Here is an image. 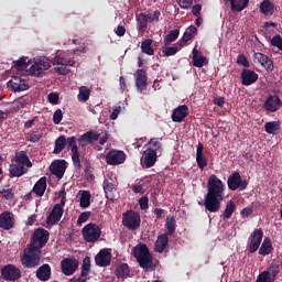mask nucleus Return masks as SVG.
Wrapping results in <instances>:
<instances>
[{
  "label": "nucleus",
  "instance_id": "nucleus-1",
  "mask_svg": "<svg viewBox=\"0 0 282 282\" xmlns=\"http://www.w3.org/2000/svg\"><path fill=\"white\" fill-rule=\"evenodd\" d=\"M224 197H226V185L217 175L212 174L207 181V194L204 199L205 210L219 213Z\"/></svg>",
  "mask_w": 282,
  "mask_h": 282
},
{
  "label": "nucleus",
  "instance_id": "nucleus-2",
  "mask_svg": "<svg viewBox=\"0 0 282 282\" xmlns=\"http://www.w3.org/2000/svg\"><path fill=\"white\" fill-rule=\"evenodd\" d=\"M132 254L142 270L145 272L153 270V256H151V251H149V247L145 243H139L133 247Z\"/></svg>",
  "mask_w": 282,
  "mask_h": 282
},
{
  "label": "nucleus",
  "instance_id": "nucleus-3",
  "mask_svg": "<svg viewBox=\"0 0 282 282\" xmlns=\"http://www.w3.org/2000/svg\"><path fill=\"white\" fill-rule=\"evenodd\" d=\"M58 197L61 202L53 206V209L51 210L50 215L46 217L47 226H56L58 225L61 219H63V215L65 213V204H67V192H65V188L59 191Z\"/></svg>",
  "mask_w": 282,
  "mask_h": 282
},
{
  "label": "nucleus",
  "instance_id": "nucleus-4",
  "mask_svg": "<svg viewBox=\"0 0 282 282\" xmlns=\"http://www.w3.org/2000/svg\"><path fill=\"white\" fill-rule=\"evenodd\" d=\"M21 263L23 268L34 269L41 265V251L32 247H26L23 252Z\"/></svg>",
  "mask_w": 282,
  "mask_h": 282
},
{
  "label": "nucleus",
  "instance_id": "nucleus-5",
  "mask_svg": "<svg viewBox=\"0 0 282 282\" xmlns=\"http://www.w3.org/2000/svg\"><path fill=\"white\" fill-rule=\"evenodd\" d=\"M47 241H50V232L44 228H37L34 230L28 247L41 251L42 248H45Z\"/></svg>",
  "mask_w": 282,
  "mask_h": 282
},
{
  "label": "nucleus",
  "instance_id": "nucleus-6",
  "mask_svg": "<svg viewBox=\"0 0 282 282\" xmlns=\"http://www.w3.org/2000/svg\"><path fill=\"white\" fill-rule=\"evenodd\" d=\"M122 226L127 228V230L135 231L140 228V224H142V218H140V214L133 209L127 210L122 214Z\"/></svg>",
  "mask_w": 282,
  "mask_h": 282
},
{
  "label": "nucleus",
  "instance_id": "nucleus-7",
  "mask_svg": "<svg viewBox=\"0 0 282 282\" xmlns=\"http://www.w3.org/2000/svg\"><path fill=\"white\" fill-rule=\"evenodd\" d=\"M66 144H68V149L70 150L72 161L73 165L76 169V171L83 170V164L80 163V160H83V154H80V151H78V144L76 142V137H69L66 139Z\"/></svg>",
  "mask_w": 282,
  "mask_h": 282
},
{
  "label": "nucleus",
  "instance_id": "nucleus-8",
  "mask_svg": "<svg viewBox=\"0 0 282 282\" xmlns=\"http://www.w3.org/2000/svg\"><path fill=\"white\" fill-rule=\"evenodd\" d=\"M82 234L84 237V241H87V243H96V241L100 239L102 230L98 225L90 223L83 228Z\"/></svg>",
  "mask_w": 282,
  "mask_h": 282
},
{
  "label": "nucleus",
  "instance_id": "nucleus-9",
  "mask_svg": "<svg viewBox=\"0 0 282 282\" xmlns=\"http://www.w3.org/2000/svg\"><path fill=\"white\" fill-rule=\"evenodd\" d=\"M227 186L229 191H246L248 188V181L241 180L239 172H234L227 180Z\"/></svg>",
  "mask_w": 282,
  "mask_h": 282
},
{
  "label": "nucleus",
  "instance_id": "nucleus-10",
  "mask_svg": "<svg viewBox=\"0 0 282 282\" xmlns=\"http://www.w3.org/2000/svg\"><path fill=\"white\" fill-rule=\"evenodd\" d=\"M261 241H263V230L256 229L249 237L248 242V252L250 254H254L257 250H259V246H261Z\"/></svg>",
  "mask_w": 282,
  "mask_h": 282
},
{
  "label": "nucleus",
  "instance_id": "nucleus-11",
  "mask_svg": "<svg viewBox=\"0 0 282 282\" xmlns=\"http://www.w3.org/2000/svg\"><path fill=\"white\" fill-rule=\"evenodd\" d=\"M126 160H127V154H124V152L120 150H110L106 154V162L110 166H118V164H124Z\"/></svg>",
  "mask_w": 282,
  "mask_h": 282
},
{
  "label": "nucleus",
  "instance_id": "nucleus-12",
  "mask_svg": "<svg viewBox=\"0 0 282 282\" xmlns=\"http://www.w3.org/2000/svg\"><path fill=\"white\" fill-rule=\"evenodd\" d=\"M1 275L4 281H19L21 279V269L14 264H7L1 269Z\"/></svg>",
  "mask_w": 282,
  "mask_h": 282
},
{
  "label": "nucleus",
  "instance_id": "nucleus-13",
  "mask_svg": "<svg viewBox=\"0 0 282 282\" xmlns=\"http://www.w3.org/2000/svg\"><path fill=\"white\" fill-rule=\"evenodd\" d=\"M79 262L74 258H64L61 261V270L65 276H72L78 270Z\"/></svg>",
  "mask_w": 282,
  "mask_h": 282
},
{
  "label": "nucleus",
  "instance_id": "nucleus-14",
  "mask_svg": "<svg viewBox=\"0 0 282 282\" xmlns=\"http://www.w3.org/2000/svg\"><path fill=\"white\" fill-rule=\"evenodd\" d=\"M134 77L137 90L139 91V94H142V91L147 90V87L149 85V77L147 76V70L141 68L137 69Z\"/></svg>",
  "mask_w": 282,
  "mask_h": 282
},
{
  "label": "nucleus",
  "instance_id": "nucleus-15",
  "mask_svg": "<svg viewBox=\"0 0 282 282\" xmlns=\"http://www.w3.org/2000/svg\"><path fill=\"white\" fill-rule=\"evenodd\" d=\"M240 78L241 85L245 87H250V85H254V83L259 80V74L252 69L243 68L240 74Z\"/></svg>",
  "mask_w": 282,
  "mask_h": 282
},
{
  "label": "nucleus",
  "instance_id": "nucleus-16",
  "mask_svg": "<svg viewBox=\"0 0 282 282\" xmlns=\"http://www.w3.org/2000/svg\"><path fill=\"white\" fill-rule=\"evenodd\" d=\"M262 107L263 109H265V111L274 113L276 112L278 109H280V107H282L281 98H279V96L276 95H269V97L263 102Z\"/></svg>",
  "mask_w": 282,
  "mask_h": 282
},
{
  "label": "nucleus",
  "instance_id": "nucleus-17",
  "mask_svg": "<svg viewBox=\"0 0 282 282\" xmlns=\"http://www.w3.org/2000/svg\"><path fill=\"white\" fill-rule=\"evenodd\" d=\"M95 262L99 268L111 265V252H109V249H101L95 257Z\"/></svg>",
  "mask_w": 282,
  "mask_h": 282
},
{
  "label": "nucleus",
  "instance_id": "nucleus-18",
  "mask_svg": "<svg viewBox=\"0 0 282 282\" xmlns=\"http://www.w3.org/2000/svg\"><path fill=\"white\" fill-rule=\"evenodd\" d=\"M98 140H100V133L90 130L79 137L78 144L79 147L85 148L87 144L98 142Z\"/></svg>",
  "mask_w": 282,
  "mask_h": 282
},
{
  "label": "nucleus",
  "instance_id": "nucleus-19",
  "mask_svg": "<svg viewBox=\"0 0 282 282\" xmlns=\"http://www.w3.org/2000/svg\"><path fill=\"white\" fill-rule=\"evenodd\" d=\"M8 87L12 89V91H25L28 89V82L20 76H13L8 82Z\"/></svg>",
  "mask_w": 282,
  "mask_h": 282
},
{
  "label": "nucleus",
  "instance_id": "nucleus-20",
  "mask_svg": "<svg viewBox=\"0 0 282 282\" xmlns=\"http://www.w3.org/2000/svg\"><path fill=\"white\" fill-rule=\"evenodd\" d=\"M0 228L3 230H12V228H14V214L3 212L0 215Z\"/></svg>",
  "mask_w": 282,
  "mask_h": 282
},
{
  "label": "nucleus",
  "instance_id": "nucleus-21",
  "mask_svg": "<svg viewBox=\"0 0 282 282\" xmlns=\"http://www.w3.org/2000/svg\"><path fill=\"white\" fill-rule=\"evenodd\" d=\"M253 61L254 63H260V65L265 67L268 72H272V69H274V63L270 57H268V55L263 53H254Z\"/></svg>",
  "mask_w": 282,
  "mask_h": 282
},
{
  "label": "nucleus",
  "instance_id": "nucleus-22",
  "mask_svg": "<svg viewBox=\"0 0 282 282\" xmlns=\"http://www.w3.org/2000/svg\"><path fill=\"white\" fill-rule=\"evenodd\" d=\"M51 67L50 63L45 59H40L37 63L33 64L29 72L31 76H41L43 72H47V69Z\"/></svg>",
  "mask_w": 282,
  "mask_h": 282
},
{
  "label": "nucleus",
  "instance_id": "nucleus-23",
  "mask_svg": "<svg viewBox=\"0 0 282 282\" xmlns=\"http://www.w3.org/2000/svg\"><path fill=\"white\" fill-rule=\"evenodd\" d=\"M65 171H67V165H65V160H58L51 164V173L57 177V180H63L65 175Z\"/></svg>",
  "mask_w": 282,
  "mask_h": 282
},
{
  "label": "nucleus",
  "instance_id": "nucleus-24",
  "mask_svg": "<svg viewBox=\"0 0 282 282\" xmlns=\"http://www.w3.org/2000/svg\"><path fill=\"white\" fill-rule=\"evenodd\" d=\"M104 191L106 195V199H109V202H113L118 195V188L116 187V184L109 180L104 181Z\"/></svg>",
  "mask_w": 282,
  "mask_h": 282
},
{
  "label": "nucleus",
  "instance_id": "nucleus-25",
  "mask_svg": "<svg viewBox=\"0 0 282 282\" xmlns=\"http://www.w3.org/2000/svg\"><path fill=\"white\" fill-rule=\"evenodd\" d=\"M196 163L200 171H204L208 166V159L204 155V144L198 143L196 148Z\"/></svg>",
  "mask_w": 282,
  "mask_h": 282
},
{
  "label": "nucleus",
  "instance_id": "nucleus-26",
  "mask_svg": "<svg viewBox=\"0 0 282 282\" xmlns=\"http://www.w3.org/2000/svg\"><path fill=\"white\" fill-rule=\"evenodd\" d=\"M36 279H39V281H50V279H52V267H50V264L45 263L43 265H41L37 270H36Z\"/></svg>",
  "mask_w": 282,
  "mask_h": 282
},
{
  "label": "nucleus",
  "instance_id": "nucleus-27",
  "mask_svg": "<svg viewBox=\"0 0 282 282\" xmlns=\"http://www.w3.org/2000/svg\"><path fill=\"white\" fill-rule=\"evenodd\" d=\"M45 191H47V177L42 176L33 186L32 193L36 195V197H43L45 195Z\"/></svg>",
  "mask_w": 282,
  "mask_h": 282
},
{
  "label": "nucleus",
  "instance_id": "nucleus-28",
  "mask_svg": "<svg viewBox=\"0 0 282 282\" xmlns=\"http://www.w3.org/2000/svg\"><path fill=\"white\" fill-rule=\"evenodd\" d=\"M188 116V106L182 105L174 109L172 113L173 122H183V120Z\"/></svg>",
  "mask_w": 282,
  "mask_h": 282
},
{
  "label": "nucleus",
  "instance_id": "nucleus-29",
  "mask_svg": "<svg viewBox=\"0 0 282 282\" xmlns=\"http://www.w3.org/2000/svg\"><path fill=\"white\" fill-rule=\"evenodd\" d=\"M166 246H169V234H161L155 241L154 250L162 254L166 250Z\"/></svg>",
  "mask_w": 282,
  "mask_h": 282
},
{
  "label": "nucleus",
  "instance_id": "nucleus-30",
  "mask_svg": "<svg viewBox=\"0 0 282 282\" xmlns=\"http://www.w3.org/2000/svg\"><path fill=\"white\" fill-rule=\"evenodd\" d=\"M9 173H10L11 177H23V175H25V173H28V169H25V165L14 163V164L10 165Z\"/></svg>",
  "mask_w": 282,
  "mask_h": 282
},
{
  "label": "nucleus",
  "instance_id": "nucleus-31",
  "mask_svg": "<svg viewBox=\"0 0 282 282\" xmlns=\"http://www.w3.org/2000/svg\"><path fill=\"white\" fill-rule=\"evenodd\" d=\"M192 54H193L194 67H204V65H208V59L206 58V56H203V55L199 56V51L197 50V47H195L192 51Z\"/></svg>",
  "mask_w": 282,
  "mask_h": 282
},
{
  "label": "nucleus",
  "instance_id": "nucleus-32",
  "mask_svg": "<svg viewBox=\"0 0 282 282\" xmlns=\"http://www.w3.org/2000/svg\"><path fill=\"white\" fill-rule=\"evenodd\" d=\"M230 1V9L231 12H243L246 8H248V3H250V0H229Z\"/></svg>",
  "mask_w": 282,
  "mask_h": 282
},
{
  "label": "nucleus",
  "instance_id": "nucleus-33",
  "mask_svg": "<svg viewBox=\"0 0 282 282\" xmlns=\"http://www.w3.org/2000/svg\"><path fill=\"white\" fill-rule=\"evenodd\" d=\"M158 162V152L155 150H148V153H145L143 163L145 164L147 169H151L155 166V163Z\"/></svg>",
  "mask_w": 282,
  "mask_h": 282
},
{
  "label": "nucleus",
  "instance_id": "nucleus-34",
  "mask_svg": "<svg viewBox=\"0 0 282 282\" xmlns=\"http://www.w3.org/2000/svg\"><path fill=\"white\" fill-rule=\"evenodd\" d=\"M15 164L32 169V161H30V158H28V153L25 151H21L15 155Z\"/></svg>",
  "mask_w": 282,
  "mask_h": 282
},
{
  "label": "nucleus",
  "instance_id": "nucleus-35",
  "mask_svg": "<svg viewBox=\"0 0 282 282\" xmlns=\"http://www.w3.org/2000/svg\"><path fill=\"white\" fill-rule=\"evenodd\" d=\"M260 12H262L264 17H272V14H274V3L270 0H263L260 4Z\"/></svg>",
  "mask_w": 282,
  "mask_h": 282
},
{
  "label": "nucleus",
  "instance_id": "nucleus-36",
  "mask_svg": "<svg viewBox=\"0 0 282 282\" xmlns=\"http://www.w3.org/2000/svg\"><path fill=\"white\" fill-rule=\"evenodd\" d=\"M196 34H197V26L195 25L188 26L184 32L182 39L178 41V44L188 43V41H191V39H193Z\"/></svg>",
  "mask_w": 282,
  "mask_h": 282
},
{
  "label": "nucleus",
  "instance_id": "nucleus-37",
  "mask_svg": "<svg viewBox=\"0 0 282 282\" xmlns=\"http://www.w3.org/2000/svg\"><path fill=\"white\" fill-rule=\"evenodd\" d=\"M80 208H89L91 206V193L89 191H83L79 198Z\"/></svg>",
  "mask_w": 282,
  "mask_h": 282
},
{
  "label": "nucleus",
  "instance_id": "nucleus-38",
  "mask_svg": "<svg viewBox=\"0 0 282 282\" xmlns=\"http://www.w3.org/2000/svg\"><path fill=\"white\" fill-rule=\"evenodd\" d=\"M272 252V241H270V238H264L260 249H259V254L262 257H268Z\"/></svg>",
  "mask_w": 282,
  "mask_h": 282
},
{
  "label": "nucleus",
  "instance_id": "nucleus-39",
  "mask_svg": "<svg viewBox=\"0 0 282 282\" xmlns=\"http://www.w3.org/2000/svg\"><path fill=\"white\" fill-rule=\"evenodd\" d=\"M153 40L148 39L145 41H143L141 43V52H143V54H147L148 56H153V54H155V51L153 50Z\"/></svg>",
  "mask_w": 282,
  "mask_h": 282
},
{
  "label": "nucleus",
  "instance_id": "nucleus-40",
  "mask_svg": "<svg viewBox=\"0 0 282 282\" xmlns=\"http://www.w3.org/2000/svg\"><path fill=\"white\" fill-rule=\"evenodd\" d=\"M235 210H237V205L235 204L234 200H229L226 205V208L223 213V219H230V217H232V213H235Z\"/></svg>",
  "mask_w": 282,
  "mask_h": 282
},
{
  "label": "nucleus",
  "instance_id": "nucleus-41",
  "mask_svg": "<svg viewBox=\"0 0 282 282\" xmlns=\"http://www.w3.org/2000/svg\"><path fill=\"white\" fill-rule=\"evenodd\" d=\"M66 144H67V138H65V135L58 137L55 141L54 153L58 154L63 152L65 150Z\"/></svg>",
  "mask_w": 282,
  "mask_h": 282
},
{
  "label": "nucleus",
  "instance_id": "nucleus-42",
  "mask_svg": "<svg viewBox=\"0 0 282 282\" xmlns=\"http://www.w3.org/2000/svg\"><path fill=\"white\" fill-rule=\"evenodd\" d=\"M89 96H91V90L87 86H82L79 88V94L77 95L79 102H87Z\"/></svg>",
  "mask_w": 282,
  "mask_h": 282
},
{
  "label": "nucleus",
  "instance_id": "nucleus-43",
  "mask_svg": "<svg viewBox=\"0 0 282 282\" xmlns=\"http://www.w3.org/2000/svg\"><path fill=\"white\" fill-rule=\"evenodd\" d=\"M180 46L177 45H174V46H169V45H165L162 47V53L164 54V56H175V54H177V52H180V50H182V43L178 44Z\"/></svg>",
  "mask_w": 282,
  "mask_h": 282
},
{
  "label": "nucleus",
  "instance_id": "nucleus-44",
  "mask_svg": "<svg viewBox=\"0 0 282 282\" xmlns=\"http://www.w3.org/2000/svg\"><path fill=\"white\" fill-rule=\"evenodd\" d=\"M180 37V29H174L169 32V34L164 37V45H171L174 41H177Z\"/></svg>",
  "mask_w": 282,
  "mask_h": 282
},
{
  "label": "nucleus",
  "instance_id": "nucleus-45",
  "mask_svg": "<svg viewBox=\"0 0 282 282\" xmlns=\"http://www.w3.org/2000/svg\"><path fill=\"white\" fill-rule=\"evenodd\" d=\"M41 138H43V131H41L40 129L36 130H31L28 134H26V140L29 142H39V140H41Z\"/></svg>",
  "mask_w": 282,
  "mask_h": 282
},
{
  "label": "nucleus",
  "instance_id": "nucleus-46",
  "mask_svg": "<svg viewBox=\"0 0 282 282\" xmlns=\"http://www.w3.org/2000/svg\"><path fill=\"white\" fill-rule=\"evenodd\" d=\"M267 133L274 135L279 129H281V123L279 121H270L264 124Z\"/></svg>",
  "mask_w": 282,
  "mask_h": 282
},
{
  "label": "nucleus",
  "instance_id": "nucleus-47",
  "mask_svg": "<svg viewBox=\"0 0 282 282\" xmlns=\"http://www.w3.org/2000/svg\"><path fill=\"white\" fill-rule=\"evenodd\" d=\"M131 271L129 270V264L121 263L119 268L117 269V276L118 279H127L129 278V274Z\"/></svg>",
  "mask_w": 282,
  "mask_h": 282
},
{
  "label": "nucleus",
  "instance_id": "nucleus-48",
  "mask_svg": "<svg viewBox=\"0 0 282 282\" xmlns=\"http://www.w3.org/2000/svg\"><path fill=\"white\" fill-rule=\"evenodd\" d=\"M165 228L167 230V232L165 235H167V237H172L175 234V218H167L165 221Z\"/></svg>",
  "mask_w": 282,
  "mask_h": 282
},
{
  "label": "nucleus",
  "instance_id": "nucleus-49",
  "mask_svg": "<svg viewBox=\"0 0 282 282\" xmlns=\"http://www.w3.org/2000/svg\"><path fill=\"white\" fill-rule=\"evenodd\" d=\"M264 272H268L269 276L271 279H273L274 281H276V276H279V272H280L279 263L272 262L270 264L269 269Z\"/></svg>",
  "mask_w": 282,
  "mask_h": 282
},
{
  "label": "nucleus",
  "instance_id": "nucleus-50",
  "mask_svg": "<svg viewBox=\"0 0 282 282\" xmlns=\"http://www.w3.org/2000/svg\"><path fill=\"white\" fill-rule=\"evenodd\" d=\"M14 67L17 68L18 72H23L28 69L29 64H28V58L25 57H20L18 61L13 62Z\"/></svg>",
  "mask_w": 282,
  "mask_h": 282
},
{
  "label": "nucleus",
  "instance_id": "nucleus-51",
  "mask_svg": "<svg viewBox=\"0 0 282 282\" xmlns=\"http://www.w3.org/2000/svg\"><path fill=\"white\" fill-rule=\"evenodd\" d=\"M89 270H91V259L89 257H86L83 261L80 274H83V276H88Z\"/></svg>",
  "mask_w": 282,
  "mask_h": 282
},
{
  "label": "nucleus",
  "instance_id": "nucleus-52",
  "mask_svg": "<svg viewBox=\"0 0 282 282\" xmlns=\"http://www.w3.org/2000/svg\"><path fill=\"white\" fill-rule=\"evenodd\" d=\"M137 22H138L139 30H147L149 25V19L147 18V14L144 13L139 14Z\"/></svg>",
  "mask_w": 282,
  "mask_h": 282
},
{
  "label": "nucleus",
  "instance_id": "nucleus-53",
  "mask_svg": "<svg viewBox=\"0 0 282 282\" xmlns=\"http://www.w3.org/2000/svg\"><path fill=\"white\" fill-rule=\"evenodd\" d=\"M28 107V99L25 97H20L18 100L14 101V109L17 111L21 109H25Z\"/></svg>",
  "mask_w": 282,
  "mask_h": 282
},
{
  "label": "nucleus",
  "instance_id": "nucleus-54",
  "mask_svg": "<svg viewBox=\"0 0 282 282\" xmlns=\"http://www.w3.org/2000/svg\"><path fill=\"white\" fill-rule=\"evenodd\" d=\"M274 278H271L268 272L262 271L258 276L256 282H274Z\"/></svg>",
  "mask_w": 282,
  "mask_h": 282
},
{
  "label": "nucleus",
  "instance_id": "nucleus-55",
  "mask_svg": "<svg viewBox=\"0 0 282 282\" xmlns=\"http://www.w3.org/2000/svg\"><path fill=\"white\" fill-rule=\"evenodd\" d=\"M150 147H152V149H150V151H154V153H158V151H162V143L159 142L158 139L152 138L149 141Z\"/></svg>",
  "mask_w": 282,
  "mask_h": 282
},
{
  "label": "nucleus",
  "instance_id": "nucleus-56",
  "mask_svg": "<svg viewBox=\"0 0 282 282\" xmlns=\"http://www.w3.org/2000/svg\"><path fill=\"white\" fill-rule=\"evenodd\" d=\"M55 72L59 74V76H67L72 70L67 67V63L59 64V66L55 67Z\"/></svg>",
  "mask_w": 282,
  "mask_h": 282
},
{
  "label": "nucleus",
  "instance_id": "nucleus-57",
  "mask_svg": "<svg viewBox=\"0 0 282 282\" xmlns=\"http://www.w3.org/2000/svg\"><path fill=\"white\" fill-rule=\"evenodd\" d=\"M91 217V212H84L78 216L77 226H83Z\"/></svg>",
  "mask_w": 282,
  "mask_h": 282
},
{
  "label": "nucleus",
  "instance_id": "nucleus-58",
  "mask_svg": "<svg viewBox=\"0 0 282 282\" xmlns=\"http://www.w3.org/2000/svg\"><path fill=\"white\" fill-rule=\"evenodd\" d=\"M237 64L241 65L242 67H250V62L248 61V57L243 54H239L237 57Z\"/></svg>",
  "mask_w": 282,
  "mask_h": 282
},
{
  "label": "nucleus",
  "instance_id": "nucleus-59",
  "mask_svg": "<svg viewBox=\"0 0 282 282\" xmlns=\"http://www.w3.org/2000/svg\"><path fill=\"white\" fill-rule=\"evenodd\" d=\"M271 45H273V47H278V50L282 52V37L279 34L274 35L271 40Z\"/></svg>",
  "mask_w": 282,
  "mask_h": 282
},
{
  "label": "nucleus",
  "instance_id": "nucleus-60",
  "mask_svg": "<svg viewBox=\"0 0 282 282\" xmlns=\"http://www.w3.org/2000/svg\"><path fill=\"white\" fill-rule=\"evenodd\" d=\"M149 23L158 22L160 21L161 13L160 11H154L153 13L145 14Z\"/></svg>",
  "mask_w": 282,
  "mask_h": 282
},
{
  "label": "nucleus",
  "instance_id": "nucleus-61",
  "mask_svg": "<svg viewBox=\"0 0 282 282\" xmlns=\"http://www.w3.org/2000/svg\"><path fill=\"white\" fill-rule=\"evenodd\" d=\"M54 124H61L63 122V110L57 109L53 115Z\"/></svg>",
  "mask_w": 282,
  "mask_h": 282
},
{
  "label": "nucleus",
  "instance_id": "nucleus-62",
  "mask_svg": "<svg viewBox=\"0 0 282 282\" xmlns=\"http://www.w3.org/2000/svg\"><path fill=\"white\" fill-rule=\"evenodd\" d=\"M139 206L141 208V210H149V196H142L139 199Z\"/></svg>",
  "mask_w": 282,
  "mask_h": 282
},
{
  "label": "nucleus",
  "instance_id": "nucleus-63",
  "mask_svg": "<svg viewBox=\"0 0 282 282\" xmlns=\"http://www.w3.org/2000/svg\"><path fill=\"white\" fill-rule=\"evenodd\" d=\"M0 195L4 197V199H14V194L12 193V188L2 189Z\"/></svg>",
  "mask_w": 282,
  "mask_h": 282
},
{
  "label": "nucleus",
  "instance_id": "nucleus-64",
  "mask_svg": "<svg viewBox=\"0 0 282 282\" xmlns=\"http://www.w3.org/2000/svg\"><path fill=\"white\" fill-rule=\"evenodd\" d=\"M59 96L58 93L48 94V102L51 105H58Z\"/></svg>",
  "mask_w": 282,
  "mask_h": 282
}]
</instances>
